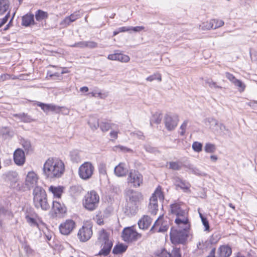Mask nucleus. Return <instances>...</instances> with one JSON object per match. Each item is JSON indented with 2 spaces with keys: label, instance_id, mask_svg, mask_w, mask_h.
Here are the masks:
<instances>
[{
  "label": "nucleus",
  "instance_id": "f257e3e1",
  "mask_svg": "<svg viewBox=\"0 0 257 257\" xmlns=\"http://www.w3.org/2000/svg\"><path fill=\"white\" fill-rule=\"evenodd\" d=\"M171 212L176 216L175 222L178 226L177 228H171V240L173 244L183 243L187 238L190 227L188 213L177 203L171 205Z\"/></svg>",
  "mask_w": 257,
  "mask_h": 257
},
{
  "label": "nucleus",
  "instance_id": "f03ea898",
  "mask_svg": "<svg viewBox=\"0 0 257 257\" xmlns=\"http://www.w3.org/2000/svg\"><path fill=\"white\" fill-rule=\"evenodd\" d=\"M43 171L46 178L55 180L64 174L65 165L62 161L57 158H49L44 163Z\"/></svg>",
  "mask_w": 257,
  "mask_h": 257
},
{
  "label": "nucleus",
  "instance_id": "7ed1b4c3",
  "mask_svg": "<svg viewBox=\"0 0 257 257\" xmlns=\"http://www.w3.org/2000/svg\"><path fill=\"white\" fill-rule=\"evenodd\" d=\"M125 197L128 204L133 205L132 207L127 206L125 213L127 215H134L137 212L138 205L143 199V195L141 192L130 189L125 191Z\"/></svg>",
  "mask_w": 257,
  "mask_h": 257
},
{
  "label": "nucleus",
  "instance_id": "20e7f679",
  "mask_svg": "<svg viewBox=\"0 0 257 257\" xmlns=\"http://www.w3.org/2000/svg\"><path fill=\"white\" fill-rule=\"evenodd\" d=\"M33 195L34 204L36 208H40L43 210H47L50 208L46 192L42 187H36L34 189Z\"/></svg>",
  "mask_w": 257,
  "mask_h": 257
},
{
  "label": "nucleus",
  "instance_id": "39448f33",
  "mask_svg": "<svg viewBox=\"0 0 257 257\" xmlns=\"http://www.w3.org/2000/svg\"><path fill=\"white\" fill-rule=\"evenodd\" d=\"M99 196L93 190L87 192L83 200V206L89 211H93L98 206Z\"/></svg>",
  "mask_w": 257,
  "mask_h": 257
},
{
  "label": "nucleus",
  "instance_id": "423d86ee",
  "mask_svg": "<svg viewBox=\"0 0 257 257\" xmlns=\"http://www.w3.org/2000/svg\"><path fill=\"white\" fill-rule=\"evenodd\" d=\"M98 239L102 243V248L99 251V254L103 255H108L113 244L112 241L109 239L108 234L104 229L99 231Z\"/></svg>",
  "mask_w": 257,
  "mask_h": 257
},
{
  "label": "nucleus",
  "instance_id": "0eeeda50",
  "mask_svg": "<svg viewBox=\"0 0 257 257\" xmlns=\"http://www.w3.org/2000/svg\"><path fill=\"white\" fill-rule=\"evenodd\" d=\"M158 198L160 201L164 200V195L161 190V188L158 187L155 192L152 195L150 199V203L149 204V211L154 215H155L158 211Z\"/></svg>",
  "mask_w": 257,
  "mask_h": 257
},
{
  "label": "nucleus",
  "instance_id": "6e6552de",
  "mask_svg": "<svg viewBox=\"0 0 257 257\" xmlns=\"http://www.w3.org/2000/svg\"><path fill=\"white\" fill-rule=\"evenodd\" d=\"M197 248L202 253L209 251L207 257H215L216 247L215 242L213 243L210 238L209 240L199 241L197 244Z\"/></svg>",
  "mask_w": 257,
  "mask_h": 257
},
{
  "label": "nucleus",
  "instance_id": "1a4fd4ad",
  "mask_svg": "<svg viewBox=\"0 0 257 257\" xmlns=\"http://www.w3.org/2000/svg\"><path fill=\"white\" fill-rule=\"evenodd\" d=\"M93 225L90 222H86L79 229L77 236L80 241L85 242L88 240L92 235Z\"/></svg>",
  "mask_w": 257,
  "mask_h": 257
},
{
  "label": "nucleus",
  "instance_id": "9d476101",
  "mask_svg": "<svg viewBox=\"0 0 257 257\" xmlns=\"http://www.w3.org/2000/svg\"><path fill=\"white\" fill-rule=\"evenodd\" d=\"M142 236L141 234L138 233L133 227L125 228L122 233V237L125 242H132L136 241Z\"/></svg>",
  "mask_w": 257,
  "mask_h": 257
},
{
  "label": "nucleus",
  "instance_id": "9b49d317",
  "mask_svg": "<svg viewBox=\"0 0 257 257\" xmlns=\"http://www.w3.org/2000/svg\"><path fill=\"white\" fill-rule=\"evenodd\" d=\"M94 171V167L89 162H86L82 164L78 171L80 177L84 180H87L91 178Z\"/></svg>",
  "mask_w": 257,
  "mask_h": 257
},
{
  "label": "nucleus",
  "instance_id": "f8f14e48",
  "mask_svg": "<svg viewBox=\"0 0 257 257\" xmlns=\"http://www.w3.org/2000/svg\"><path fill=\"white\" fill-rule=\"evenodd\" d=\"M39 179L38 175L34 171L29 172L25 178V187L29 190L31 189L34 190L36 187H42L38 185Z\"/></svg>",
  "mask_w": 257,
  "mask_h": 257
},
{
  "label": "nucleus",
  "instance_id": "ddd939ff",
  "mask_svg": "<svg viewBox=\"0 0 257 257\" xmlns=\"http://www.w3.org/2000/svg\"><path fill=\"white\" fill-rule=\"evenodd\" d=\"M128 183L134 188L140 187L143 183V175L138 171H131L127 178Z\"/></svg>",
  "mask_w": 257,
  "mask_h": 257
},
{
  "label": "nucleus",
  "instance_id": "4468645a",
  "mask_svg": "<svg viewBox=\"0 0 257 257\" xmlns=\"http://www.w3.org/2000/svg\"><path fill=\"white\" fill-rule=\"evenodd\" d=\"M75 227V223L72 219H67L59 226L60 232L64 235L69 234Z\"/></svg>",
  "mask_w": 257,
  "mask_h": 257
},
{
  "label": "nucleus",
  "instance_id": "2eb2a0df",
  "mask_svg": "<svg viewBox=\"0 0 257 257\" xmlns=\"http://www.w3.org/2000/svg\"><path fill=\"white\" fill-rule=\"evenodd\" d=\"M162 220L163 217L160 216L155 221L151 230L160 232H164L167 231L169 227L168 223L167 221H163Z\"/></svg>",
  "mask_w": 257,
  "mask_h": 257
},
{
  "label": "nucleus",
  "instance_id": "dca6fc26",
  "mask_svg": "<svg viewBox=\"0 0 257 257\" xmlns=\"http://www.w3.org/2000/svg\"><path fill=\"white\" fill-rule=\"evenodd\" d=\"M165 126L168 131H172L177 126L178 118L176 115L166 114L164 118Z\"/></svg>",
  "mask_w": 257,
  "mask_h": 257
},
{
  "label": "nucleus",
  "instance_id": "f3484780",
  "mask_svg": "<svg viewBox=\"0 0 257 257\" xmlns=\"http://www.w3.org/2000/svg\"><path fill=\"white\" fill-rule=\"evenodd\" d=\"M53 210L56 217H63L67 212V208L63 204L56 201H53Z\"/></svg>",
  "mask_w": 257,
  "mask_h": 257
},
{
  "label": "nucleus",
  "instance_id": "a211bd4d",
  "mask_svg": "<svg viewBox=\"0 0 257 257\" xmlns=\"http://www.w3.org/2000/svg\"><path fill=\"white\" fill-rule=\"evenodd\" d=\"M13 156L14 161L16 165L21 166L25 164L26 160L25 153L21 149L16 150Z\"/></svg>",
  "mask_w": 257,
  "mask_h": 257
},
{
  "label": "nucleus",
  "instance_id": "6ab92c4d",
  "mask_svg": "<svg viewBox=\"0 0 257 257\" xmlns=\"http://www.w3.org/2000/svg\"><path fill=\"white\" fill-rule=\"evenodd\" d=\"M232 253L231 248L227 245H221L217 250L215 257H229Z\"/></svg>",
  "mask_w": 257,
  "mask_h": 257
},
{
  "label": "nucleus",
  "instance_id": "aec40b11",
  "mask_svg": "<svg viewBox=\"0 0 257 257\" xmlns=\"http://www.w3.org/2000/svg\"><path fill=\"white\" fill-rule=\"evenodd\" d=\"M64 187L61 186L51 185L49 187V192L53 194L54 198L59 199L61 197L62 193L64 192Z\"/></svg>",
  "mask_w": 257,
  "mask_h": 257
},
{
  "label": "nucleus",
  "instance_id": "412c9836",
  "mask_svg": "<svg viewBox=\"0 0 257 257\" xmlns=\"http://www.w3.org/2000/svg\"><path fill=\"white\" fill-rule=\"evenodd\" d=\"M13 116L19 119L21 121L24 123H30L35 121V119L32 116L24 112L13 114Z\"/></svg>",
  "mask_w": 257,
  "mask_h": 257
},
{
  "label": "nucleus",
  "instance_id": "4be33fe9",
  "mask_svg": "<svg viewBox=\"0 0 257 257\" xmlns=\"http://www.w3.org/2000/svg\"><path fill=\"white\" fill-rule=\"evenodd\" d=\"M114 171L117 176L123 177L126 175L128 170L124 163H120L114 168Z\"/></svg>",
  "mask_w": 257,
  "mask_h": 257
},
{
  "label": "nucleus",
  "instance_id": "5701e85b",
  "mask_svg": "<svg viewBox=\"0 0 257 257\" xmlns=\"http://www.w3.org/2000/svg\"><path fill=\"white\" fill-rule=\"evenodd\" d=\"M37 105L40 106L44 112L47 113L49 111H55L59 110V107L52 104H45L42 102H38Z\"/></svg>",
  "mask_w": 257,
  "mask_h": 257
},
{
  "label": "nucleus",
  "instance_id": "b1692460",
  "mask_svg": "<svg viewBox=\"0 0 257 257\" xmlns=\"http://www.w3.org/2000/svg\"><path fill=\"white\" fill-rule=\"evenodd\" d=\"M152 222L151 218L148 215H144L138 222V225L140 229H147L150 226Z\"/></svg>",
  "mask_w": 257,
  "mask_h": 257
},
{
  "label": "nucleus",
  "instance_id": "393cba45",
  "mask_svg": "<svg viewBox=\"0 0 257 257\" xmlns=\"http://www.w3.org/2000/svg\"><path fill=\"white\" fill-rule=\"evenodd\" d=\"M80 17L79 12H76L71 14L70 16L66 17L61 23V25L66 27L70 25L71 22H74L75 20Z\"/></svg>",
  "mask_w": 257,
  "mask_h": 257
},
{
  "label": "nucleus",
  "instance_id": "a878e982",
  "mask_svg": "<svg viewBox=\"0 0 257 257\" xmlns=\"http://www.w3.org/2000/svg\"><path fill=\"white\" fill-rule=\"evenodd\" d=\"M34 24V15L32 14H27L22 18V24L25 26H29Z\"/></svg>",
  "mask_w": 257,
  "mask_h": 257
},
{
  "label": "nucleus",
  "instance_id": "bb28decb",
  "mask_svg": "<svg viewBox=\"0 0 257 257\" xmlns=\"http://www.w3.org/2000/svg\"><path fill=\"white\" fill-rule=\"evenodd\" d=\"M9 0H0V15H3L9 9Z\"/></svg>",
  "mask_w": 257,
  "mask_h": 257
},
{
  "label": "nucleus",
  "instance_id": "cd10ccee",
  "mask_svg": "<svg viewBox=\"0 0 257 257\" xmlns=\"http://www.w3.org/2000/svg\"><path fill=\"white\" fill-rule=\"evenodd\" d=\"M127 248V246L123 244H119L115 245L112 250V253L115 254L124 252Z\"/></svg>",
  "mask_w": 257,
  "mask_h": 257
},
{
  "label": "nucleus",
  "instance_id": "c85d7f7f",
  "mask_svg": "<svg viewBox=\"0 0 257 257\" xmlns=\"http://www.w3.org/2000/svg\"><path fill=\"white\" fill-rule=\"evenodd\" d=\"M70 156L71 161L73 162L78 163L81 160L80 152L77 150L71 152Z\"/></svg>",
  "mask_w": 257,
  "mask_h": 257
},
{
  "label": "nucleus",
  "instance_id": "c756f323",
  "mask_svg": "<svg viewBox=\"0 0 257 257\" xmlns=\"http://www.w3.org/2000/svg\"><path fill=\"white\" fill-rule=\"evenodd\" d=\"M48 17V14L46 12L42 10H38L35 14V18L37 21H41L46 19Z\"/></svg>",
  "mask_w": 257,
  "mask_h": 257
},
{
  "label": "nucleus",
  "instance_id": "7c9ffc66",
  "mask_svg": "<svg viewBox=\"0 0 257 257\" xmlns=\"http://www.w3.org/2000/svg\"><path fill=\"white\" fill-rule=\"evenodd\" d=\"M112 151L115 152H131L132 150L121 145H117L112 147Z\"/></svg>",
  "mask_w": 257,
  "mask_h": 257
},
{
  "label": "nucleus",
  "instance_id": "2f4dec72",
  "mask_svg": "<svg viewBox=\"0 0 257 257\" xmlns=\"http://www.w3.org/2000/svg\"><path fill=\"white\" fill-rule=\"evenodd\" d=\"M169 253L165 248L158 249L154 253L156 257H169Z\"/></svg>",
  "mask_w": 257,
  "mask_h": 257
},
{
  "label": "nucleus",
  "instance_id": "473e14b6",
  "mask_svg": "<svg viewBox=\"0 0 257 257\" xmlns=\"http://www.w3.org/2000/svg\"><path fill=\"white\" fill-rule=\"evenodd\" d=\"M207 121L209 123L210 128H211L214 132H218V130L215 128L216 126H218V121L216 119L212 118H208Z\"/></svg>",
  "mask_w": 257,
  "mask_h": 257
},
{
  "label": "nucleus",
  "instance_id": "72a5a7b5",
  "mask_svg": "<svg viewBox=\"0 0 257 257\" xmlns=\"http://www.w3.org/2000/svg\"><path fill=\"white\" fill-rule=\"evenodd\" d=\"M90 127L93 130H96L99 126L98 121L97 119L94 118H91L89 119L88 122Z\"/></svg>",
  "mask_w": 257,
  "mask_h": 257
},
{
  "label": "nucleus",
  "instance_id": "f704fd0d",
  "mask_svg": "<svg viewBox=\"0 0 257 257\" xmlns=\"http://www.w3.org/2000/svg\"><path fill=\"white\" fill-rule=\"evenodd\" d=\"M162 120L161 114L158 112L155 113L152 116L151 120V124L153 122L156 124H159Z\"/></svg>",
  "mask_w": 257,
  "mask_h": 257
},
{
  "label": "nucleus",
  "instance_id": "c9c22d12",
  "mask_svg": "<svg viewBox=\"0 0 257 257\" xmlns=\"http://www.w3.org/2000/svg\"><path fill=\"white\" fill-rule=\"evenodd\" d=\"M26 219L27 222L32 226V227H36L39 229V225L37 221L33 218L30 217L29 215H27L26 216Z\"/></svg>",
  "mask_w": 257,
  "mask_h": 257
},
{
  "label": "nucleus",
  "instance_id": "e433bc0d",
  "mask_svg": "<svg viewBox=\"0 0 257 257\" xmlns=\"http://www.w3.org/2000/svg\"><path fill=\"white\" fill-rule=\"evenodd\" d=\"M0 133L5 138H7L8 137L12 136V134L10 131V129L7 127L2 128L0 130Z\"/></svg>",
  "mask_w": 257,
  "mask_h": 257
},
{
  "label": "nucleus",
  "instance_id": "4c0bfd02",
  "mask_svg": "<svg viewBox=\"0 0 257 257\" xmlns=\"http://www.w3.org/2000/svg\"><path fill=\"white\" fill-rule=\"evenodd\" d=\"M216 148L214 145L207 143L205 144L204 147V150L206 153H212L215 151Z\"/></svg>",
  "mask_w": 257,
  "mask_h": 257
},
{
  "label": "nucleus",
  "instance_id": "58836bf2",
  "mask_svg": "<svg viewBox=\"0 0 257 257\" xmlns=\"http://www.w3.org/2000/svg\"><path fill=\"white\" fill-rule=\"evenodd\" d=\"M189 169L191 173L193 174L198 175V176H205V174L201 171H200L198 168L194 167L192 166H190L189 167Z\"/></svg>",
  "mask_w": 257,
  "mask_h": 257
},
{
  "label": "nucleus",
  "instance_id": "ea45409f",
  "mask_svg": "<svg viewBox=\"0 0 257 257\" xmlns=\"http://www.w3.org/2000/svg\"><path fill=\"white\" fill-rule=\"evenodd\" d=\"M169 169L173 170H179L181 168V164L177 162H170L169 163Z\"/></svg>",
  "mask_w": 257,
  "mask_h": 257
},
{
  "label": "nucleus",
  "instance_id": "a19ab883",
  "mask_svg": "<svg viewBox=\"0 0 257 257\" xmlns=\"http://www.w3.org/2000/svg\"><path fill=\"white\" fill-rule=\"evenodd\" d=\"M201 29L203 30H208L210 29H213V24L212 23L211 20L209 22H206L202 23V25L200 26Z\"/></svg>",
  "mask_w": 257,
  "mask_h": 257
},
{
  "label": "nucleus",
  "instance_id": "79ce46f5",
  "mask_svg": "<svg viewBox=\"0 0 257 257\" xmlns=\"http://www.w3.org/2000/svg\"><path fill=\"white\" fill-rule=\"evenodd\" d=\"M212 23L213 24V29H216L223 26L224 23L221 20H211Z\"/></svg>",
  "mask_w": 257,
  "mask_h": 257
},
{
  "label": "nucleus",
  "instance_id": "37998d69",
  "mask_svg": "<svg viewBox=\"0 0 257 257\" xmlns=\"http://www.w3.org/2000/svg\"><path fill=\"white\" fill-rule=\"evenodd\" d=\"M114 124L110 123L108 122H101L100 124V127L102 131L106 132L111 128L112 125H114Z\"/></svg>",
  "mask_w": 257,
  "mask_h": 257
},
{
  "label": "nucleus",
  "instance_id": "c03bdc74",
  "mask_svg": "<svg viewBox=\"0 0 257 257\" xmlns=\"http://www.w3.org/2000/svg\"><path fill=\"white\" fill-rule=\"evenodd\" d=\"M131 29L132 28H130V27H122L118 28L113 32V35L114 36L118 34L119 33L128 32L131 31Z\"/></svg>",
  "mask_w": 257,
  "mask_h": 257
},
{
  "label": "nucleus",
  "instance_id": "a18cd8bd",
  "mask_svg": "<svg viewBox=\"0 0 257 257\" xmlns=\"http://www.w3.org/2000/svg\"><path fill=\"white\" fill-rule=\"evenodd\" d=\"M202 144L198 142H195L192 144V149L196 152H200L202 150Z\"/></svg>",
  "mask_w": 257,
  "mask_h": 257
},
{
  "label": "nucleus",
  "instance_id": "49530a36",
  "mask_svg": "<svg viewBox=\"0 0 257 257\" xmlns=\"http://www.w3.org/2000/svg\"><path fill=\"white\" fill-rule=\"evenodd\" d=\"M130 60V57L126 55H123L120 53H117V61L126 63L128 62Z\"/></svg>",
  "mask_w": 257,
  "mask_h": 257
},
{
  "label": "nucleus",
  "instance_id": "de8ad7c7",
  "mask_svg": "<svg viewBox=\"0 0 257 257\" xmlns=\"http://www.w3.org/2000/svg\"><path fill=\"white\" fill-rule=\"evenodd\" d=\"M157 80L159 81H161L162 77L160 74H154L146 78V80L148 81H153V80Z\"/></svg>",
  "mask_w": 257,
  "mask_h": 257
},
{
  "label": "nucleus",
  "instance_id": "09e8293b",
  "mask_svg": "<svg viewBox=\"0 0 257 257\" xmlns=\"http://www.w3.org/2000/svg\"><path fill=\"white\" fill-rule=\"evenodd\" d=\"M180 250L179 248H174L171 253H169V257H181Z\"/></svg>",
  "mask_w": 257,
  "mask_h": 257
},
{
  "label": "nucleus",
  "instance_id": "8fccbe9b",
  "mask_svg": "<svg viewBox=\"0 0 257 257\" xmlns=\"http://www.w3.org/2000/svg\"><path fill=\"white\" fill-rule=\"evenodd\" d=\"M233 84L235 86L238 87L239 88V91L241 92L243 91L245 88V84H243L240 80L237 79L234 81V82Z\"/></svg>",
  "mask_w": 257,
  "mask_h": 257
},
{
  "label": "nucleus",
  "instance_id": "3c124183",
  "mask_svg": "<svg viewBox=\"0 0 257 257\" xmlns=\"http://www.w3.org/2000/svg\"><path fill=\"white\" fill-rule=\"evenodd\" d=\"M206 83L208 85L210 88L213 90H216L217 88H222L221 86L218 85L216 82L212 80H208L206 81Z\"/></svg>",
  "mask_w": 257,
  "mask_h": 257
},
{
  "label": "nucleus",
  "instance_id": "603ef678",
  "mask_svg": "<svg viewBox=\"0 0 257 257\" xmlns=\"http://www.w3.org/2000/svg\"><path fill=\"white\" fill-rule=\"evenodd\" d=\"M177 180H179V183L177 184V186L179 187L182 189H188L189 187V183L183 181L180 178H178Z\"/></svg>",
  "mask_w": 257,
  "mask_h": 257
},
{
  "label": "nucleus",
  "instance_id": "864d4df0",
  "mask_svg": "<svg viewBox=\"0 0 257 257\" xmlns=\"http://www.w3.org/2000/svg\"><path fill=\"white\" fill-rule=\"evenodd\" d=\"M99 172L102 175H105L106 174V166L104 164H100L98 166Z\"/></svg>",
  "mask_w": 257,
  "mask_h": 257
},
{
  "label": "nucleus",
  "instance_id": "5fc2aeb1",
  "mask_svg": "<svg viewBox=\"0 0 257 257\" xmlns=\"http://www.w3.org/2000/svg\"><path fill=\"white\" fill-rule=\"evenodd\" d=\"M92 95L94 97H98L100 98H104L108 96L107 93H102L101 92H92L91 93Z\"/></svg>",
  "mask_w": 257,
  "mask_h": 257
},
{
  "label": "nucleus",
  "instance_id": "6e6d98bb",
  "mask_svg": "<svg viewBox=\"0 0 257 257\" xmlns=\"http://www.w3.org/2000/svg\"><path fill=\"white\" fill-rule=\"evenodd\" d=\"M98 44L94 41H86V48L93 49L96 48Z\"/></svg>",
  "mask_w": 257,
  "mask_h": 257
},
{
  "label": "nucleus",
  "instance_id": "4d7b16f0",
  "mask_svg": "<svg viewBox=\"0 0 257 257\" xmlns=\"http://www.w3.org/2000/svg\"><path fill=\"white\" fill-rule=\"evenodd\" d=\"M72 47H78L81 48H86V41H81L77 43H75L73 45H71Z\"/></svg>",
  "mask_w": 257,
  "mask_h": 257
},
{
  "label": "nucleus",
  "instance_id": "13d9d810",
  "mask_svg": "<svg viewBox=\"0 0 257 257\" xmlns=\"http://www.w3.org/2000/svg\"><path fill=\"white\" fill-rule=\"evenodd\" d=\"M188 124V120H185L182 125L180 126V129L181 131L180 132V135L181 136H184L185 133V130L186 128L187 125Z\"/></svg>",
  "mask_w": 257,
  "mask_h": 257
},
{
  "label": "nucleus",
  "instance_id": "bf43d9fd",
  "mask_svg": "<svg viewBox=\"0 0 257 257\" xmlns=\"http://www.w3.org/2000/svg\"><path fill=\"white\" fill-rule=\"evenodd\" d=\"M225 77L232 83L237 79L232 74L229 72L225 73Z\"/></svg>",
  "mask_w": 257,
  "mask_h": 257
},
{
  "label": "nucleus",
  "instance_id": "052dcab7",
  "mask_svg": "<svg viewBox=\"0 0 257 257\" xmlns=\"http://www.w3.org/2000/svg\"><path fill=\"white\" fill-rule=\"evenodd\" d=\"M144 148L146 151L150 153H155L156 151V149L151 146L150 145H146L144 146Z\"/></svg>",
  "mask_w": 257,
  "mask_h": 257
},
{
  "label": "nucleus",
  "instance_id": "680f3d73",
  "mask_svg": "<svg viewBox=\"0 0 257 257\" xmlns=\"http://www.w3.org/2000/svg\"><path fill=\"white\" fill-rule=\"evenodd\" d=\"M201 221L202 222V224L204 226L205 230H206V231L209 230V222H208V221L207 219V218L206 217L202 218Z\"/></svg>",
  "mask_w": 257,
  "mask_h": 257
},
{
  "label": "nucleus",
  "instance_id": "e2e57ef3",
  "mask_svg": "<svg viewBox=\"0 0 257 257\" xmlns=\"http://www.w3.org/2000/svg\"><path fill=\"white\" fill-rule=\"evenodd\" d=\"M9 17L10 13H8L4 18L1 20L0 25L1 26V27L7 23Z\"/></svg>",
  "mask_w": 257,
  "mask_h": 257
},
{
  "label": "nucleus",
  "instance_id": "0e129e2a",
  "mask_svg": "<svg viewBox=\"0 0 257 257\" xmlns=\"http://www.w3.org/2000/svg\"><path fill=\"white\" fill-rule=\"evenodd\" d=\"M133 134L134 136H136V137L139 139L144 140V139H145V137L143 135V133L141 132L138 131V132H134V133H133Z\"/></svg>",
  "mask_w": 257,
  "mask_h": 257
},
{
  "label": "nucleus",
  "instance_id": "69168bd1",
  "mask_svg": "<svg viewBox=\"0 0 257 257\" xmlns=\"http://www.w3.org/2000/svg\"><path fill=\"white\" fill-rule=\"evenodd\" d=\"M130 28H132L131 30H133L134 32H140L145 29V27L143 26H137V27H135L130 26Z\"/></svg>",
  "mask_w": 257,
  "mask_h": 257
},
{
  "label": "nucleus",
  "instance_id": "338daca9",
  "mask_svg": "<svg viewBox=\"0 0 257 257\" xmlns=\"http://www.w3.org/2000/svg\"><path fill=\"white\" fill-rule=\"evenodd\" d=\"M23 146L26 150L29 151L31 146L30 142L29 141H25L23 143Z\"/></svg>",
  "mask_w": 257,
  "mask_h": 257
},
{
  "label": "nucleus",
  "instance_id": "774afa93",
  "mask_svg": "<svg viewBox=\"0 0 257 257\" xmlns=\"http://www.w3.org/2000/svg\"><path fill=\"white\" fill-rule=\"evenodd\" d=\"M107 58L110 60L117 61V53H114L108 55Z\"/></svg>",
  "mask_w": 257,
  "mask_h": 257
}]
</instances>
